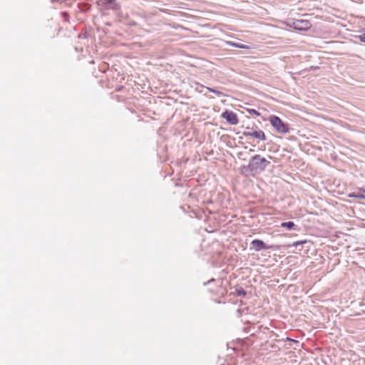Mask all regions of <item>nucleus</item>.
<instances>
[{
    "label": "nucleus",
    "mask_w": 365,
    "mask_h": 365,
    "mask_svg": "<svg viewBox=\"0 0 365 365\" xmlns=\"http://www.w3.org/2000/svg\"><path fill=\"white\" fill-rule=\"evenodd\" d=\"M280 226L288 230H292L294 229L295 224L293 222L289 221L287 222H282Z\"/></svg>",
    "instance_id": "9b49d317"
},
{
    "label": "nucleus",
    "mask_w": 365,
    "mask_h": 365,
    "mask_svg": "<svg viewBox=\"0 0 365 365\" xmlns=\"http://www.w3.org/2000/svg\"><path fill=\"white\" fill-rule=\"evenodd\" d=\"M358 38L361 41L365 43V34H363L358 36Z\"/></svg>",
    "instance_id": "4468645a"
},
{
    "label": "nucleus",
    "mask_w": 365,
    "mask_h": 365,
    "mask_svg": "<svg viewBox=\"0 0 365 365\" xmlns=\"http://www.w3.org/2000/svg\"><path fill=\"white\" fill-rule=\"evenodd\" d=\"M293 25L295 29L299 31H307L312 26V24L309 21L304 19L295 20Z\"/></svg>",
    "instance_id": "39448f33"
},
{
    "label": "nucleus",
    "mask_w": 365,
    "mask_h": 365,
    "mask_svg": "<svg viewBox=\"0 0 365 365\" xmlns=\"http://www.w3.org/2000/svg\"><path fill=\"white\" fill-rule=\"evenodd\" d=\"M252 245L256 251H259L264 249H272L273 246H266L263 241L260 240H254Z\"/></svg>",
    "instance_id": "0eeeda50"
},
{
    "label": "nucleus",
    "mask_w": 365,
    "mask_h": 365,
    "mask_svg": "<svg viewBox=\"0 0 365 365\" xmlns=\"http://www.w3.org/2000/svg\"><path fill=\"white\" fill-rule=\"evenodd\" d=\"M307 241L306 240H299V241H296L294 242H293V244L292 245V246H294V247H297L298 245H303L304 243H306ZM286 247H291V245H287L285 246Z\"/></svg>",
    "instance_id": "f8f14e48"
},
{
    "label": "nucleus",
    "mask_w": 365,
    "mask_h": 365,
    "mask_svg": "<svg viewBox=\"0 0 365 365\" xmlns=\"http://www.w3.org/2000/svg\"><path fill=\"white\" fill-rule=\"evenodd\" d=\"M221 116L230 125H237L239 123L237 115L232 110H226L222 113Z\"/></svg>",
    "instance_id": "7ed1b4c3"
},
{
    "label": "nucleus",
    "mask_w": 365,
    "mask_h": 365,
    "mask_svg": "<svg viewBox=\"0 0 365 365\" xmlns=\"http://www.w3.org/2000/svg\"><path fill=\"white\" fill-rule=\"evenodd\" d=\"M97 3L106 9L118 10L120 8L119 4L115 0H98Z\"/></svg>",
    "instance_id": "20e7f679"
},
{
    "label": "nucleus",
    "mask_w": 365,
    "mask_h": 365,
    "mask_svg": "<svg viewBox=\"0 0 365 365\" xmlns=\"http://www.w3.org/2000/svg\"><path fill=\"white\" fill-rule=\"evenodd\" d=\"M359 191L360 192L359 193L350 192L349 193L348 197L351 198L365 199V190L360 188Z\"/></svg>",
    "instance_id": "6e6552de"
},
{
    "label": "nucleus",
    "mask_w": 365,
    "mask_h": 365,
    "mask_svg": "<svg viewBox=\"0 0 365 365\" xmlns=\"http://www.w3.org/2000/svg\"><path fill=\"white\" fill-rule=\"evenodd\" d=\"M272 127L279 133H287L289 126L284 123L278 116L271 115L269 118Z\"/></svg>",
    "instance_id": "f03ea898"
},
{
    "label": "nucleus",
    "mask_w": 365,
    "mask_h": 365,
    "mask_svg": "<svg viewBox=\"0 0 365 365\" xmlns=\"http://www.w3.org/2000/svg\"><path fill=\"white\" fill-rule=\"evenodd\" d=\"M245 137H253L261 140H266V135L264 131L262 130H255V131H245L243 133Z\"/></svg>",
    "instance_id": "423d86ee"
},
{
    "label": "nucleus",
    "mask_w": 365,
    "mask_h": 365,
    "mask_svg": "<svg viewBox=\"0 0 365 365\" xmlns=\"http://www.w3.org/2000/svg\"><path fill=\"white\" fill-rule=\"evenodd\" d=\"M235 293L237 296L245 297L247 294L246 291L240 286H236L235 287Z\"/></svg>",
    "instance_id": "1a4fd4ad"
},
{
    "label": "nucleus",
    "mask_w": 365,
    "mask_h": 365,
    "mask_svg": "<svg viewBox=\"0 0 365 365\" xmlns=\"http://www.w3.org/2000/svg\"><path fill=\"white\" fill-rule=\"evenodd\" d=\"M247 112L250 114V115H256V116H259L260 115V113L255 110V109H247Z\"/></svg>",
    "instance_id": "ddd939ff"
},
{
    "label": "nucleus",
    "mask_w": 365,
    "mask_h": 365,
    "mask_svg": "<svg viewBox=\"0 0 365 365\" xmlns=\"http://www.w3.org/2000/svg\"><path fill=\"white\" fill-rule=\"evenodd\" d=\"M269 162L259 155H255L250 160L248 168L252 172L259 173L265 170Z\"/></svg>",
    "instance_id": "f257e3e1"
},
{
    "label": "nucleus",
    "mask_w": 365,
    "mask_h": 365,
    "mask_svg": "<svg viewBox=\"0 0 365 365\" xmlns=\"http://www.w3.org/2000/svg\"><path fill=\"white\" fill-rule=\"evenodd\" d=\"M227 43L233 47H236V48H244V49H250L251 48V47L250 46H247L245 44L237 43H234V42H228Z\"/></svg>",
    "instance_id": "9d476101"
}]
</instances>
